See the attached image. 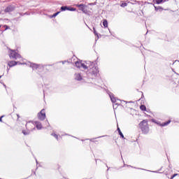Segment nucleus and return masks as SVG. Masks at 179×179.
<instances>
[{
    "label": "nucleus",
    "mask_w": 179,
    "mask_h": 179,
    "mask_svg": "<svg viewBox=\"0 0 179 179\" xmlns=\"http://www.w3.org/2000/svg\"><path fill=\"white\" fill-rule=\"evenodd\" d=\"M25 127L26 129L22 130L23 135H30L31 132L36 131V124H34V122L29 121L27 122Z\"/></svg>",
    "instance_id": "nucleus-1"
},
{
    "label": "nucleus",
    "mask_w": 179,
    "mask_h": 179,
    "mask_svg": "<svg viewBox=\"0 0 179 179\" xmlns=\"http://www.w3.org/2000/svg\"><path fill=\"white\" fill-rule=\"evenodd\" d=\"M139 127L143 132V134L149 133V124H148V120H144L139 123Z\"/></svg>",
    "instance_id": "nucleus-2"
},
{
    "label": "nucleus",
    "mask_w": 179,
    "mask_h": 179,
    "mask_svg": "<svg viewBox=\"0 0 179 179\" xmlns=\"http://www.w3.org/2000/svg\"><path fill=\"white\" fill-rule=\"evenodd\" d=\"M10 58H13L14 59H20V58H22V56L16 52V51L11 50V52L10 54Z\"/></svg>",
    "instance_id": "nucleus-3"
},
{
    "label": "nucleus",
    "mask_w": 179,
    "mask_h": 179,
    "mask_svg": "<svg viewBox=\"0 0 179 179\" xmlns=\"http://www.w3.org/2000/svg\"><path fill=\"white\" fill-rule=\"evenodd\" d=\"M38 118L41 121L45 120V109H42L40 113H38Z\"/></svg>",
    "instance_id": "nucleus-4"
},
{
    "label": "nucleus",
    "mask_w": 179,
    "mask_h": 179,
    "mask_svg": "<svg viewBox=\"0 0 179 179\" xmlns=\"http://www.w3.org/2000/svg\"><path fill=\"white\" fill-rule=\"evenodd\" d=\"M13 10H15V6H8L5 8L4 12L6 13H9V12H13Z\"/></svg>",
    "instance_id": "nucleus-5"
},
{
    "label": "nucleus",
    "mask_w": 179,
    "mask_h": 179,
    "mask_svg": "<svg viewBox=\"0 0 179 179\" xmlns=\"http://www.w3.org/2000/svg\"><path fill=\"white\" fill-rule=\"evenodd\" d=\"M90 69H92V72L93 75H97L99 73V68L96 66H94L92 67H90Z\"/></svg>",
    "instance_id": "nucleus-6"
},
{
    "label": "nucleus",
    "mask_w": 179,
    "mask_h": 179,
    "mask_svg": "<svg viewBox=\"0 0 179 179\" xmlns=\"http://www.w3.org/2000/svg\"><path fill=\"white\" fill-rule=\"evenodd\" d=\"M34 124H35V129H36V127L37 128V129H43V124H41V122L36 121V122H34Z\"/></svg>",
    "instance_id": "nucleus-7"
},
{
    "label": "nucleus",
    "mask_w": 179,
    "mask_h": 179,
    "mask_svg": "<svg viewBox=\"0 0 179 179\" xmlns=\"http://www.w3.org/2000/svg\"><path fill=\"white\" fill-rule=\"evenodd\" d=\"M8 65L10 68H12L13 66H16V65H17V62L10 61L8 62Z\"/></svg>",
    "instance_id": "nucleus-8"
},
{
    "label": "nucleus",
    "mask_w": 179,
    "mask_h": 179,
    "mask_svg": "<svg viewBox=\"0 0 179 179\" xmlns=\"http://www.w3.org/2000/svg\"><path fill=\"white\" fill-rule=\"evenodd\" d=\"M76 6L77 8H80V10H82V12H84L85 13V4H76Z\"/></svg>",
    "instance_id": "nucleus-9"
},
{
    "label": "nucleus",
    "mask_w": 179,
    "mask_h": 179,
    "mask_svg": "<svg viewBox=\"0 0 179 179\" xmlns=\"http://www.w3.org/2000/svg\"><path fill=\"white\" fill-rule=\"evenodd\" d=\"M13 120H16L17 121H19V119L20 118V116L17 113H13L12 115Z\"/></svg>",
    "instance_id": "nucleus-10"
},
{
    "label": "nucleus",
    "mask_w": 179,
    "mask_h": 179,
    "mask_svg": "<svg viewBox=\"0 0 179 179\" xmlns=\"http://www.w3.org/2000/svg\"><path fill=\"white\" fill-rule=\"evenodd\" d=\"M75 78L76 80H82V76L80 73H76Z\"/></svg>",
    "instance_id": "nucleus-11"
},
{
    "label": "nucleus",
    "mask_w": 179,
    "mask_h": 179,
    "mask_svg": "<svg viewBox=\"0 0 179 179\" xmlns=\"http://www.w3.org/2000/svg\"><path fill=\"white\" fill-rule=\"evenodd\" d=\"M32 67L34 69H41V66L36 64H34L32 65Z\"/></svg>",
    "instance_id": "nucleus-12"
},
{
    "label": "nucleus",
    "mask_w": 179,
    "mask_h": 179,
    "mask_svg": "<svg viewBox=\"0 0 179 179\" xmlns=\"http://www.w3.org/2000/svg\"><path fill=\"white\" fill-rule=\"evenodd\" d=\"M155 9L156 10V12L159 11V12H162L163 11V8L160 7V6H154Z\"/></svg>",
    "instance_id": "nucleus-13"
},
{
    "label": "nucleus",
    "mask_w": 179,
    "mask_h": 179,
    "mask_svg": "<svg viewBox=\"0 0 179 179\" xmlns=\"http://www.w3.org/2000/svg\"><path fill=\"white\" fill-rule=\"evenodd\" d=\"M117 131L121 138H122V139H125V138L124 137V134H122V131H121V129H120V127H117Z\"/></svg>",
    "instance_id": "nucleus-14"
},
{
    "label": "nucleus",
    "mask_w": 179,
    "mask_h": 179,
    "mask_svg": "<svg viewBox=\"0 0 179 179\" xmlns=\"http://www.w3.org/2000/svg\"><path fill=\"white\" fill-rule=\"evenodd\" d=\"M170 122H171V120H168L167 122H163L161 124V127H167V125H169V124H170Z\"/></svg>",
    "instance_id": "nucleus-15"
},
{
    "label": "nucleus",
    "mask_w": 179,
    "mask_h": 179,
    "mask_svg": "<svg viewBox=\"0 0 179 179\" xmlns=\"http://www.w3.org/2000/svg\"><path fill=\"white\" fill-rule=\"evenodd\" d=\"M103 26L105 28L108 27V22H107V20H103Z\"/></svg>",
    "instance_id": "nucleus-16"
},
{
    "label": "nucleus",
    "mask_w": 179,
    "mask_h": 179,
    "mask_svg": "<svg viewBox=\"0 0 179 179\" xmlns=\"http://www.w3.org/2000/svg\"><path fill=\"white\" fill-rule=\"evenodd\" d=\"M76 66L77 67V68H82V64L83 63H81L80 62H76Z\"/></svg>",
    "instance_id": "nucleus-17"
},
{
    "label": "nucleus",
    "mask_w": 179,
    "mask_h": 179,
    "mask_svg": "<svg viewBox=\"0 0 179 179\" xmlns=\"http://www.w3.org/2000/svg\"><path fill=\"white\" fill-rule=\"evenodd\" d=\"M61 10L64 11V10H69V8H68V6H62L61 7Z\"/></svg>",
    "instance_id": "nucleus-18"
},
{
    "label": "nucleus",
    "mask_w": 179,
    "mask_h": 179,
    "mask_svg": "<svg viewBox=\"0 0 179 179\" xmlns=\"http://www.w3.org/2000/svg\"><path fill=\"white\" fill-rule=\"evenodd\" d=\"M140 109L141 110V111H146V106L145 105H141L140 106Z\"/></svg>",
    "instance_id": "nucleus-19"
},
{
    "label": "nucleus",
    "mask_w": 179,
    "mask_h": 179,
    "mask_svg": "<svg viewBox=\"0 0 179 179\" xmlns=\"http://www.w3.org/2000/svg\"><path fill=\"white\" fill-rule=\"evenodd\" d=\"M154 2H155V3H157V5H160V3H162L163 2V0H153Z\"/></svg>",
    "instance_id": "nucleus-20"
},
{
    "label": "nucleus",
    "mask_w": 179,
    "mask_h": 179,
    "mask_svg": "<svg viewBox=\"0 0 179 179\" xmlns=\"http://www.w3.org/2000/svg\"><path fill=\"white\" fill-rule=\"evenodd\" d=\"M81 68H83V69H89V66H87L86 64L82 63Z\"/></svg>",
    "instance_id": "nucleus-21"
},
{
    "label": "nucleus",
    "mask_w": 179,
    "mask_h": 179,
    "mask_svg": "<svg viewBox=\"0 0 179 179\" xmlns=\"http://www.w3.org/2000/svg\"><path fill=\"white\" fill-rule=\"evenodd\" d=\"M51 135H52V136H54V138H55V139H57V141H58V138H59V136H58L55 133H52Z\"/></svg>",
    "instance_id": "nucleus-22"
},
{
    "label": "nucleus",
    "mask_w": 179,
    "mask_h": 179,
    "mask_svg": "<svg viewBox=\"0 0 179 179\" xmlns=\"http://www.w3.org/2000/svg\"><path fill=\"white\" fill-rule=\"evenodd\" d=\"M110 99H111L112 103H116V101H117V99L114 96H111Z\"/></svg>",
    "instance_id": "nucleus-23"
},
{
    "label": "nucleus",
    "mask_w": 179,
    "mask_h": 179,
    "mask_svg": "<svg viewBox=\"0 0 179 179\" xmlns=\"http://www.w3.org/2000/svg\"><path fill=\"white\" fill-rule=\"evenodd\" d=\"M128 6V3H122L121 4H120V6L122 7V8H125V6Z\"/></svg>",
    "instance_id": "nucleus-24"
},
{
    "label": "nucleus",
    "mask_w": 179,
    "mask_h": 179,
    "mask_svg": "<svg viewBox=\"0 0 179 179\" xmlns=\"http://www.w3.org/2000/svg\"><path fill=\"white\" fill-rule=\"evenodd\" d=\"M59 13H61V12L59 11V12H57V13L53 14V15H52V17H55V16H57Z\"/></svg>",
    "instance_id": "nucleus-25"
},
{
    "label": "nucleus",
    "mask_w": 179,
    "mask_h": 179,
    "mask_svg": "<svg viewBox=\"0 0 179 179\" xmlns=\"http://www.w3.org/2000/svg\"><path fill=\"white\" fill-rule=\"evenodd\" d=\"M177 176H178V174L174 173V174L171 177V179L174 178V177H177Z\"/></svg>",
    "instance_id": "nucleus-26"
},
{
    "label": "nucleus",
    "mask_w": 179,
    "mask_h": 179,
    "mask_svg": "<svg viewBox=\"0 0 179 179\" xmlns=\"http://www.w3.org/2000/svg\"><path fill=\"white\" fill-rule=\"evenodd\" d=\"M140 94H141V98H140L138 100H141V99H143V92H140Z\"/></svg>",
    "instance_id": "nucleus-27"
},
{
    "label": "nucleus",
    "mask_w": 179,
    "mask_h": 179,
    "mask_svg": "<svg viewBox=\"0 0 179 179\" xmlns=\"http://www.w3.org/2000/svg\"><path fill=\"white\" fill-rule=\"evenodd\" d=\"M3 27H5V30H8V29H9V27H8V25H4Z\"/></svg>",
    "instance_id": "nucleus-28"
},
{
    "label": "nucleus",
    "mask_w": 179,
    "mask_h": 179,
    "mask_svg": "<svg viewBox=\"0 0 179 179\" xmlns=\"http://www.w3.org/2000/svg\"><path fill=\"white\" fill-rule=\"evenodd\" d=\"M69 10H76V9L74 8H71V9H69Z\"/></svg>",
    "instance_id": "nucleus-29"
},
{
    "label": "nucleus",
    "mask_w": 179,
    "mask_h": 179,
    "mask_svg": "<svg viewBox=\"0 0 179 179\" xmlns=\"http://www.w3.org/2000/svg\"><path fill=\"white\" fill-rule=\"evenodd\" d=\"M3 117V116H1V117H0V121L1 122H2V118Z\"/></svg>",
    "instance_id": "nucleus-30"
},
{
    "label": "nucleus",
    "mask_w": 179,
    "mask_h": 179,
    "mask_svg": "<svg viewBox=\"0 0 179 179\" xmlns=\"http://www.w3.org/2000/svg\"><path fill=\"white\" fill-rule=\"evenodd\" d=\"M152 173H159L157 171H153Z\"/></svg>",
    "instance_id": "nucleus-31"
},
{
    "label": "nucleus",
    "mask_w": 179,
    "mask_h": 179,
    "mask_svg": "<svg viewBox=\"0 0 179 179\" xmlns=\"http://www.w3.org/2000/svg\"><path fill=\"white\" fill-rule=\"evenodd\" d=\"M152 122H155V119H152Z\"/></svg>",
    "instance_id": "nucleus-32"
},
{
    "label": "nucleus",
    "mask_w": 179,
    "mask_h": 179,
    "mask_svg": "<svg viewBox=\"0 0 179 179\" xmlns=\"http://www.w3.org/2000/svg\"><path fill=\"white\" fill-rule=\"evenodd\" d=\"M1 78H2V76H0V79H1Z\"/></svg>",
    "instance_id": "nucleus-33"
},
{
    "label": "nucleus",
    "mask_w": 179,
    "mask_h": 179,
    "mask_svg": "<svg viewBox=\"0 0 179 179\" xmlns=\"http://www.w3.org/2000/svg\"><path fill=\"white\" fill-rule=\"evenodd\" d=\"M129 108H131V107H129Z\"/></svg>",
    "instance_id": "nucleus-34"
},
{
    "label": "nucleus",
    "mask_w": 179,
    "mask_h": 179,
    "mask_svg": "<svg viewBox=\"0 0 179 179\" xmlns=\"http://www.w3.org/2000/svg\"><path fill=\"white\" fill-rule=\"evenodd\" d=\"M0 29H1V25H0Z\"/></svg>",
    "instance_id": "nucleus-35"
}]
</instances>
